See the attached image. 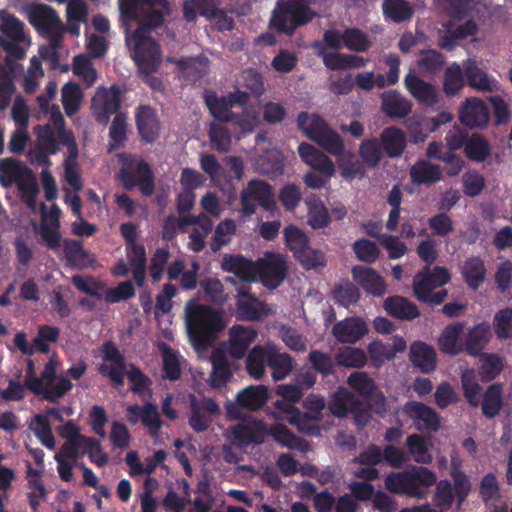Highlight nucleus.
Returning a JSON list of instances; mask_svg holds the SVG:
<instances>
[{"instance_id": "8", "label": "nucleus", "mask_w": 512, "mask_h": 512, "mask_svg": "<svg viewBox=\"0 0 512 512\" xmlns=\"http://www.w3.org/2000/svg\"><path fill=\"white\" fill-rule=\"evenodd\" d=\"M287 275V263L283 255L266 252L256 260L255 281L259 279L262 285L270 290L278 288Z\"/></svg>"}, {"instance_id": "3", "label": "nucleus", "mask_w": 512, "mask_h": 512, "mask_svg": "<svg viewBox=\"0 0 512 512\" xmlns=\"http://www.w3.org/2000/svg\"><path fill=\"white\" fill-rule=\"evenodd\" d=\"M317 17L308 0H279L272 11L269 27L279 34L292 36L296 29Z\"/></svg>"}, {"instance_id": "6", "label": "nucleus", "mask_w": 512, "mask_h": 512, "mask_svg": "<svg viewBox=\"0 0 512 512\" xmlns=\"http://www.w3.org/2000/svg\"><path fill=\"white\" fill-rule=\"evenodd\" d=\"M297 123L304 134L322 149L334 156L343 154L345 146L342 137L322 117L300 112Z\"/></svg>"}, {"instance_id": "12", "label": "nucleus", "mask_w": 512, "mask_h": 512, "mask_svg": "<svg viewBox=\"0 0 512 512\" xmlns=\"http://www.w3.org/2000/svg\"><path fill=\"white\" fill-rule=\"evenodd\" d=\"M59 337L60 329L58 327L42 324L38 327L37 335L31 344L27 341L26 333L23 331L16 333L13 341L23 355L31 356L36 351L43 354L49 353V343H56Z\"/></svg>"}, {"instance_id": "38", "label": "nucleus", "mask_w": 512, "mask_h": 512, "mask_svg": "<svg viewBox=\"0 0 512 512\" xmlns=\"http://www.w3.org/2000/svg\"><path fill=\"white\" fill-rule=\"evenodd\" d=\"M489 323L483 322L472 327L465 339L464 350L470 356L480 355L491 338Z\"/></svg>"}, {"instance_id": "50", "label": "nucleus", "mask_w": 512, "mask_h": 512, "mask_svg": "<svg viewBox=\"0 0 512 512\" xmlns=\"http://www.w3.org/2000/svg\"><path fill=\"white\" fill-rule=\"evenodd\" d=\"M83 92L80 85L69 81L61 89V101L67 116L74 115L80 108Z\"/></svg>"}, {"instance_id": "34", "label": "nucleus", "mask_w": 512, "mask_h": 512, "mask_svg": "<svg viewBox=\"0 0 512 512\" xmlns=\"http://www.w3.org/2000/svg\"><path fill=\"white\" fill-rule=\"evenodd\" d=\"M227 352L223 348H216L212 351L210 361L212 371L210 373L211 386L220 388L232 377L231 365L227 358Z\"/></svg>"}, {"instance_id": "58", "label": "nucleus", "mask_w": 512, "mask_h": 512, "mask_svg": "<svg viewBox=\"0 0 512 512\" xmlns=\"http://www.w3.org/2000/svg\"><path fill=\"white\" fill-rule=\"evenodd\" d=\"M349 386L365 399H372L377 390L374 380L365 372H354L348 377Z\"/></svg>"}, {"instance_id": "18", "label": "nucleus", "mask_w": 512, "mask_h": 512, "mask_svg": "<svg viewBox=\"0 0 512 512\" xmlns=\"http://www.w3.org/2000/svg\"><path fill=\"white\" fill-rule=\"evenodd\" d=\"M135 124L140 138L153 144L160 134V121L156 110L150 105H139L135 111Z\"/></svg>"}, {"instance_id": "52", "label": "nucleus", "mask_w": 512, "mask_h": 512, "mask_svg": "<svg viewBox=\"0 0 512 512\" xmlns=\"http://www.w3.org/2000/svg\"><path fill=\"white\" fill-rule=\"evenodd\" d=\"M403 199V192L399 184L392 186L387 195V203L391 207L386 221V229L393 232L397 229L401 214V203Z\"/></svg>"}, {"instance_id": "57", "label": "nucleus", "mask_w": 512, "mask_h": 512, "mask_svg": "<svg viewBox=\"0 0 512 512\" xmlns=\"http://www.w3.org/2000/svg\"><path fill=\"white\" fill-rule=\"evenodd\" d=\"M236 233V224L232 219L220 221L214 231L210 249L213 252L219 251L223 246L231 242L232 236Z\"/></svg>"}, {"instance_id": "7", "label": "nucleus", "mask_w": 512, "mask_h": 512, "mask_svg": "<svg viewBox=\"0 0 512 512\" xmlns=\"http://www.w3.org/2000/svg\"><path fill=\"white\" fill-rule=\"evenodd\" d=\"M240 204V212L244 217L252 216L257 210V205L271 215L278 212L273 188L265 180L252 179L248 181L246 187L240 192Z\"/></svg>"}, {"instance_id": "9", "label": "nucleus", "mask_w": 512, "mask_h": 512, "mask_svg": "<svg viewBox=\"0 0 512 512\" xmlns=\"http://www.w3.org/2000/svg\"><path fill=\"white\" fill-rule=\"evenodd\" d=\"M268 387L250 385L240 390L235 397V403L228 401L225 405L226 413L230 419H239L241 410L257 411L262 409L269 399Z\"/></svg>"}, {"instance_id": "48", "label": "nucleus", "mask_w": 512, "mask_h": 512, "mask_svg": "<svg viewBox=\"0 0 512 512\" xmlns=\"http://www.w3.org/2000/svg\"><path fill=\"white\" fill-rule=\"evenodd\" d=\"M502 385L494 383L490 385L483 395L482 413L485 417L492 419L500 412L503 406Z\"/></svg>"}, {"instance_id": "35", "label": "nucleus", "mask_w": 512, "mask_h": 512, "mask_svg": "<svg viewBox=\"0 0 512 512\" xmlns=\"http://www.w3.org/2000/svg\"><path fill=\"white\" fill-rule=\"evenodd\" d=\"M15 58L7 53L5 64H0V110L7 108L11 102V97L15 92V84L12 75L20 67L15 62Z\"/></svg>"}, {"instance_id": "39", "label": "nucleus", "mask_w": 512, "mask_h": 512, "mask_svg": "<svg viewBox=\"0 0 512 512\" xmlns=\"http://www.w3.org/2000/svg\"><path fill=\"white\" fill-rule=\"evenodd\" d=\"M294 359L288 353H281L275 346L268 347V367L272 377L279 381L285 379L292 371Z\"/></svg>"}, {"instance_id": "60", "label": "nucleus", "mask_w": 512, "mask_h": 512, "mask_svg": "<svg viewBox=\"0 0 512 512\" xmlns=\"http://www.w3.org/2000/svg\"><path fill=\"white\" fill-rule=\"evenodd\" d=\"M372 43L366 33L356 27L344 30V46L354 52H365L370 49Z\"/></svg>"}, {"instance_id": "51", "label": "nucleus", "mask_w": 512, "mask_h": 512, "mask_svg": "<svg viewBox=\"0 0 512 512\" xmlns=\"http://www.w3.org/2000/svg\"><path fill=\"white\" fill-rule=\"evenodd\" d=\"M335 361L341 367L362 368L367 362V356L360 348L345 346L338 350Z\"/></svg>"}, {"instance_id": "13", "label": "nucleus", "mask_w": 512, "mask_h": 512, "mask_svg": "<svg viewBox=\"0 0 512 512\" xmlns=\"http://www.w3.org/2000/svg\"><path fill=\"white\" fill-rule=\"evenodd\" d=\"M0 45L15 59H23L24 49L20 43L25 40L24 24L14 15H7L0 24Z\"/></svg>"}, {"instance_id": "55", "label": "nucleus", "mask_w": 512, "mask_h": 512, "mask_svg": "<svg viewBox=\"0 0 512 512\" xmlns=\"http://www.w3.org/2000/svg\"><path fill=\"white\" fill-rule=\"evenodd\" d=\"M468 159L484 162L491 154L489 142L479 134H473L467 141L464 149Z\"/></svg>"}, {"instance_id": "36", "label": "nucleus", "mask_w": 512, "mask_h": 512, "mask_svg": "<svg viewBox=\"0 0 512 512\" xmlns=\"http://www.w3.org/2000/svg\"><path fill=\"white\" fill-rule=\"evenodd\" d=\"M463 64L452 62L443 70L442 90L447 98L457 96L466 85Z\"/></svg>"}, {"instance_id": "43", "label": "nucleus", "mask_w": 512, "mask_h": 512, "mask_svg": "<svg viewBox=\"0 0 512 512\" xmlns=\"http://www.w3.org/2000/svg\"><path fill=\"white\" fill-rule=\"evenodd\" d=\"M446 56L436 49L421 50L417 60L418 68L427 76L434 77L444 70Z\"/></svg>"}, {"instance_id": "54", "label": "nucleus", "mask_w": 512, "mask_h": 512, "mask_svg": "<svg viewBox=\"0 0 512 512\" xmlns=\"http://www.w3.org/2000/svg\"><path fill=\"white\" fill-rule=\"evenodd\" d=\"M359 156L366 166L370 168L378 166L383 158V149L379 140L375 137L363 140L359 146Z\"/></svg>"}, {"instance_id": "16", "label": "nucleus", "mask_w": 512, "mask_h": 512, "mask_svg": "<svg viewBox=\"0 0 512 512\" xmlns=\"http://www.w3.org/2000/svg\"><path fill=\"white\" fill-rule=\"evenodd\" d=\"M103 360L113 362V366L101 364L98 367V372L105 377H108L114 384L120 386L124 384L125 377V359L121 354L119 348L113 341H106L102 346Z\"/></svg>"}, {"instance_id": "64", "label": "nucleus", "mask_w": 512, "mask_h": 512, "mask_svg": "<svg viewBox=\"0 0 512 512\" xmlns=\"http://www.w3.org/2000/svg\"><path fill=\"white\" fill-rule=\"evenodd\" d=\"M493 327L498 339L512 338V308L497 311L493 319Z\"/></svg>"}, {"instance_id": "5", "label": "nucleus", "mask_w": 512, "mask_h": 512, "mask_svg": "<svg viewBox=\"0 0 512 512\" xmlns=\"http://www.w3.org/2000/svg\"><path fill=\"white\" fill-rule=\"evenodd\" d=\"M0 182L4 187L16 183L21 200L30 208H35L39 186L32 169L13 158L0 159Z\"/></svg>"}, {"instance_id": "28", "label": "nucleus", "mask_w": 512, "mask_h": 512, "mask_svg": "<svg viewBox=\"0 0 512 512\" xmlns=\"http://www.w3.org/2000/svg\"><path fill=\"white\" fill-rule=\"evenodd\" d=\"M354 281L368 294L381 297L386 292V283L383 277L373 268L356 265L352 268Z\"/></svg>"}, {"instance_id": "33", "label": "nucleus", "mask_w": 512, "mask_h": 512, "mask_svg": "<svg viewBox=\"0 0 512 512\" xmlns=\"http://www.w3.org/2000/svg\"><path fill=\"white\" fill-rule=\"evenodd\" d=\"M378 140L383 151L390 158L400 157L407 146L405 132L396 126L384 128Z\"/></svg>"}, {"instance_id": "30", "label": "nucleus", "mask_w": 512, "mask_h": 512, "mask_svg": "<svg viewBox=\"0 0 512 512\" xmlns=\"http://www.w3.org/2000/svg\"><path fill=\"white\" fill-rule=\"evenodd\" d=\"M409 360L413 367L429 374L436 369L437 356L434 348L424 342L415 341L410 346Z\"/></svg>"}, {"instance_id": "56", "label": "nucleus", "mask_w": 512, "mask_h": 512, "mask_svg": "<svg viewBox=\"0 0 512 512\" xmlns=\"http://www.w3.org/2000/svg\"><path fill=\"white\" fill-rule=\"evenodd\" d=\"M283 233L285 244L293 252L294 257L310 244L308 235L297 226L288 225L284 228Z\"/></svg>"}, {"instance_id": "26", "label": "nucleus", "mask_w": 512, "mask_h": 512, "mask_svg": "<svg viewBox=\"0 0 512 512\" xmlns=\"http://www.w3.org/2000/svg\"><path fill=\"white\" fill-rule=\"evenodd\" d=\"M298 154L304 163L324 177L331 178L335 174L333 161L313 145L302 142L298 146Z\"/></svg>"}, {"instance_id": "15", "label": "nucleus", "mask_w": 512, "mask_h": 512, "mask_svg": "<svg viewBox=\"0 0 512 512\" xmlns=\"http://www.w3.org/2000/svg\"><path fill=\"white\" fill-rule=\"evenodd\" d=\"M489 119V108L481 98H466L459 109V121L470 129L485 128Z\"/></svg>"}, {"instance_id": "14", "label": "nucleus", "mask_w": 512, "mask_h": 512, "mask_svg": "<svg viewBox=\"0 0 512 512\" xmlns=\"http://www.w3.org/2000/svg\"><path fill=\"white\" fill-rule=\"evenodd\" d=\"M451 279V275L447 268L435 266L432 270L430 266H425L419 271L413 279V293L416 298L426 297L427 292L444 286Z\"/></svg>"}, {"instance_id": "45", "label": "nucleus", "mask_w": 512, "mask_h": 512, "mask_svg": "<svg viewBox=\"0 0 512 512\" xmlns=\"http://www.w3.org/2000/svg\"><path fill=\"white\" fill-rule=\"evenodd\" d=\"M355 399L356 396L352 392L340 386L332 393L331 399L328 402V409L333 416L342 419L349 414Z\"/></svg>"}, {"instance_id": "27", "label": "nucleus", "mask_w": 512, "mask_h": 512, "mask_svg": "<svg viewBox=\"0 0 512 512\" xmlns=\"http://www.w3.org/2000/svg\"><path fill=\"white\" fill-rule=\"evenodd\" d=\"M120 15L124 20L137 19L152 11H170L168 0H119Z\"/></svg>"}, {"instance_id": "20", "label": "nucleus", "mask_w": 512, "mask_h": 512, "mask_svg": "<svg viewBox=\"0 0 512 512\" xmlns=\"http://www.w3.org/2000/svg\"><path fill=\"white\" fill-rule=\"evenodd\" d=\"M120 105V91L114 86L111 91L97 92L91 102L96 121L100 124H107L111 115L118 114Z\"/></svg>"}, {"instance_id": "21", "label": "nucleus", "mask_w": 512, "mask_h": 512, "mask_svg": "<svg viewBox=\"0 0 512 512\" xmlns=\"http://www.w3.org/2000/svg\"><path fill=\"white\" fill-rule=\"evenodd\" d=\"M257 337L253 326L235 324L229 329V339L225 350L233 359L243 358Z\"/></svg>"}, {"instance_id": "1", "label": "nucleus", "mask_w": 512, "mask_h": 512, "mask_svg": "<svg viewBox=\"0 0 512 512\" xmlns=\"http://www.w3.org/2000/svg\"><path fill=\"white\" fill-rule=\"evenodd\" d=\"M169 14L170 11H152L130 20L138 22L132 41L134 42L133 58L140 74H153L160 66V46L154 38L146 34L150 33L153 28L160 27L165 16Z\"/></svg>"}, {"instance_id": "63", "label": "nucleus", "mask_w": 512, "mask_h": 512, "mask_svg": "<svg viewBox=\"0 0 512 512\" xmlns=\"http://www.w3.org/2000/svg\"><path fill=\"white\" fill-rule=\"evenodd\" d=\"M333 298L339 305L349 307L359 301L360 291L351 282L339 283L333 289Z\"/></svg>"}, {"instance_id": "31", "label": "nucleus", "mask_w": 512, "mask_h": 512, "mask_svg": "<svg viewBox=\"0 0 512 512\" xmlns=\"http://www.w3.org/2000/svg\"><path fill=\"white\" fill-rule=\"evenodd\" d=\"M307 210V225L313 230L327 228L331 221V215L323 200L316 194H310L305 198Z\"/></svg>"}, {"instance_id": "61", "label": "nucleus", "mask_w": 512, "mask_h": 512, "mask_svg": "<svg viewBox=\"0 0 512 512\" xmlns=\"http://www.w3.org/2000/svg\"><path fill=\"white\" fill-rule=\"evenodd\" d=\"M312 48L315 50L316 55L320 57L323 64L328 70H346V54L340 52L328 53L324 51V45L320 41H314Z\"/></svg>"}, {"instance_id": "4", "label": "nucleus", "mask_w": 512, "mask_h": 512, "mask_svg": "<svg viewBox=\"0 0 512 512\" xmlns=\"http://www.w3.org/2000/svg\"><path fill=\"white\" fill-rule=\"evenodd\" d=\"M436 481L434 472L424 466H414L402 472H391L385 478V487L391 493L423 499Z\"/></svg>"}, {"instance_id": "46", "label": "nucleus", "mask_w": 512, "mask_h": 512, "mask_svg": "<svg viewBox=\"0 0 512 512\" xmlns=\"http://www.w3.org/2000/svg\"><path fill=\"white\" fill-rule=\"evenodd\" d=\"M463 327L462 323L449 324L445 327L438 340L439 348L443 353L458 355L463 351L462 346L458 343Z\"/></svg>"}, {"instance_id": "22", "label": "nucleus", "mask_w": 512, "mask_h": 512, "mask_svg": "<svg viewBox=\"0 0 512 512\" xmlns=\"http://www.w3.org/2000/svg\"><path fill=\"white\" fill-rule=\"evenodd\" d=\"M29 22L39 32L54 36L61 29V20L56 11L46 4H38L29 12Z\"/></svg>"}, {"instance_id": "17", "label": "nucleus", "mask_w": 512, "mask_h": 512, "mask_svg": "<svg viewBox=\"0 0 512 512\" xmlns=\"http://www.w3.org/2000/svg\"><path fill=\"white\" fill-rule=\"evenodd\" d=\"M404 85L410 95L424 106L433 107L440 100L438 88L412 72L405 75Z\"/></svg>"}, {"instance_id": "19", "label": "nucleus", "mask_w": 512, "mask_h": 512, "mask_svg": "<svg viewBox=\"0 0 512 512\" xmlns=\"http://www.w3.org/2000/svg\"><path fill=\"white\" fill-rule=\"evenodd\" d=\"M403 412L414 421L418 430L435 432L440 428L438 413L422 402H407L403 407Z\"/></svg>"}, {"instance_id": "42", "label": "nucleus", "mask_w": 512, "mask_h": 512, "mask_svg": "<svg viewBox=\"0 0 512 512\" xmlns=\"http://www.w3.org/2000/svg\"><path fill=\"white\" fill-rule=\"evenodd\" d=\"M269 309L267 305L260 301L257 297L250 299H236L237 319L245 321H257L262 316L268 315Z\"/></svg>"}, {"instance_id": "32", "label": "nucleus", "mask_w": 512, "mask_h": 512, "mask_svg": "<svg viewBox=\"0 0 512 512\" xmlns=\"http://www.w3.org/2000/svg\"><path fill=\"white\" fill-rule=\"evenodd\" d=\"M256 261L245 258L242 255H224L221 267L225 272L232 273L245 282L255 281Z\"/></svg>"}, {"instance_id": "2", "label": "nucleus", "mask_w": 512, "mask_h": 512, "mask_svg": "<svg viewBox=\"0 0 512 512\" xmlns=\"http://www.w3.org/2000/svg\"><path fill=\"white\" fill-rule=\"evenodd\" d=\"M185 315L189 339L198 351L207 350L225 328L221 314L208 305L190 301L185 307Z\"/></svg>"}, {"instance_id": "10", "label": "nucleus", "mask_w": 512, "mask_h": 512, "mask_svg": "<svg viewBox=\"0 0 512 512\" xmlns=\"http://www.w3.org/2000/svg\"><path fill=\"white\" fill-rule=\"evenodd\" d=\"M188 398L190 408L188 418L189 426L198 433L208 430L213 419L219 417L221 414L219 405L210 397L198 398L190 393Z\"/></svg>"}, {"instance_id": "47", "label": "nucleus", "mask_w": 512, "mask_h": 512, "mask_svg": "<svg viewBox=\"0 0 512 512\" xmlns=\"http://www.w3.org/2000/svg\"><path fill=\"white\" fill-rule=\"evenodd\" d=\"M268 365V347L255 345L246 357V370L254 379H261L265 374V365Z\"/></svg>"}, {"instance_id": "29", "label": "nucleus", "mask_w": 512, "mask_h": 512, "mask_svg": "<svg viewBox=\"0 0 512 512\" xmlns=\"http://www.w3.org/2000/svg\"><path fill=\"white\" fill-rule=\"evenodd\" d=\"M412 107V102L397 90H388L381 95V109L391 119L407 117Z\"/></svg>"}, {"instance_id": "49", "label": "nucleus", "mask_w": 512, "mask_h": 512, "mask_svg": "<svg viewBox=\"0 0 512 512\" xmlns=\"http://www.w3.org/2000/svg\"><path fill=\"white\" fill-rule=\"evenodd\" d=\"M308 361L311 368L319 373L323 379L335 374L337 364L331 353L312 349L308 354Z\"/></svg>"}, {"instance_id": "40", "label": "nucleus", "mask_w": 512, "mask_h": 512, "mask_svg": "<svg viewBox=\"0 0 512 512\" xmlns=\"http://www.w3.org/2000/svg\"><path fill=\"white\" fill-rule=\"evenodd\" d=\"M461 274L467 286L474 291L477 290L486 276L484 261L476 256L466 259L461 267Z\"/></svg>"}, {"instance_id": "59", "label": "nucleus", "mask_w": 512, "mask_h": 512, "mask_svg": "<svg viewBox=\"0 0 512 512\" xmlns=\"http://www.w3.org/2000/svg\"><path fill=\"white\" fill-rule=\"evenodd\" d=\"M384 63L388 66L389 70L386 77L383 74L374 75L375 87L385 88L386 86L395 85L399 80L400 73V58L396 54H388L385 56Z\"/></svg>"}, {"instance_id": "25", "label": "nucleus", "mask_w": 512, "mask_h": 512, "mask_svg": "<svg viewBox=\"0 0 512 512\" xmlns=\"http://www.w3.org/2000/svg\"><path fill=\"white\" fill-rule=\"evenodd\" d=\"M368 332L365 321L360 317H348L338 321L332 327V334L338 342L355 344Z\"/></svg>"}, {"instance_id": "44", "label": "nucleus", "mask_w": 512, "mask_h": 512, "mask_svg": "<svg viewBox=\"0 0 512 512\" xmlns=\"http://www.w3.org/2000/svg\"><path fill=\"white\" fill-rule=\"evenodd\" d=\"M410 177L417 184L430 185L441 179V169L437 164L420 160L411 167Z\"/></svg>"}, {"instance_id": "41", "label": "nucleus", "mask_w": 512, "mask_h": 512, "mask_svg": "<svg viewBox=\"0 0 512 512\" xmlns=\"http://www.w3.org/2000/svg\"><path fill=\"white\" fill-rule=\"evenodd\" d=\"M204 100L214 119L222 123L233 121L234 112L226 95L219 97L216 92L211 91L205 94Z\"/></svg>"}, {"instance_id": "53", "label": "nucleus", "mask_w": 512, "mask_h": 512, "mask_svg": "<svg viewBox=\"0 0 512 512\" xmlns=\"http://www.w3.org/2000/svg\"><path fill=\"white\" fill-rule=\"evenodd\" d=\"M383 13L395 23H402L411 19L413 9L406 0H384Z\"/></svg>"}, {"instance_id": "23", "label": "nucleus", "mask_w": 512, "mask_h": 512, "mask_svg": "<svg viewBox=\"0 0 512 512\" xmlns=\"http://www.w3.org/2000/svg\"><path fill=\"white\" fill-rule=\"evenodd\" d=\"M463 69L466 75L467 85L482 93H492L498 90L499 82L488 72L483 70L476 60L463 61Z\"/></svg>"}, {"instance_id": "62", "label": "nucleus", "mask_w": 512, "mask_h": 512, "mask_svg": "<svg viewBox=\"0 0 512 512\" xmlns=\"http://www.w3.org/2000/svg\"><path fill=\"white\" fill-rule=\"evenodd\" d=\"M352 249L358 260L367 264L375 263L380 256L377 244L366 238L356 240L352 245Z\"/></svg>"}, {"instance_id": "11", "label": "nucleus", "mask_w": 512, "mask_h": 512, "mask_svg": "<svg viewBox=\"0 0 512 512\" xmlns=\"http://www.w3.org/2000/svg\"><path fill=\"white\" fill-rule=\"evenodd\" d=\"M119 179L128 191L138 187L144 196H151L155 191L154 173L150 165L144 160L137 161L133 168H121Z\"/></svg>"}, {"instance_id": "24", "label": "nucleus", "mask_w": 512, "mask_h": 512, "mask_svg": "<svg viewBox=\"0 0 512 512\" xmlns=\"http://www.w3.org/2000/svg\"><path fill=\"white\" fill-rule=\"evenodd\" d=\"M63 252L67 264L74 269H89L97 266V258L92 252L85 250L83 242L67 239L63 243Z\"/></svg>"}, {"instance_id": "37", "label": "nucleus", "mask_w": 512, "mask_h": 512, "mask_svg": "<svg viewBox=\"0 0 512 512\" xmlns=\"http://www.w3.org/2000/svg\"><path fill=\"white\" fill-rule=\"evenodd\" d=\"M384 309L391 316L401 320L411 321L420 315L416 304L398 295L386 298L384 301Z\"/></svg>"}]
</instances>
